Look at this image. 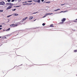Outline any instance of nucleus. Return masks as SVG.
Returning <instances> with one entry per match:
<instances>
[{"label": "nucleus", "instance_id": "obj_1", "mask_svg": "<svg viewBox=\"0 0 77 77\" xmlns=\"http://www.w3.org/2000/svg\"><path fill=\"white\" fill-rule=\"evenodd\" d=\"M53 13H47L46 14V15H44V17H42V18H44L45 17H46L47 15H51Z\"/></svg>", "mask_w": 77, "mask_h": 77}, {"label": "nucleus", "instance_id": "obj_2", "mask_svg": "<svg viewBox=\"0 0 77 77\" xmlns=\"http://www.w3.org/2000/svg\"><path fill=\"white\" fill-rule=\"evenodd\" d=\"M0 5H5V2H0Z\"/></svg>", "mask_w": 77, "mask_h": 77}, {"label": "nucleus", "instance_id": "obj_3", "mask_svg": "<svg viewBox=\"0 0 77 77\" xmlns=\"http://www.w3.org/2000/svg\"><path fill=\"white\" fill-rule=\"evenodd\" d=\"M17 25H16L14 24H13L10 25V26L11 27H15Z\"/></svg>", "mask_w": 77, "mask_h": 77}, {"label": "nucleus", "instance_id": "obj_4", "mask_svg": "<svg viewBox=\"0 0 77 77\" xmlns=\"http://www.w3.org/2000/svg\"><path fill=\"white\" fill-rule=\"evenodd\" d=\"M65 20H66V18H63L62 20L61 21L62 22H64V21H65Z\"/></svg>", "mask_w": 77, "mask_h": 77}, {"label": "nucleus", "instance_id": "obj_5", "mask_svg": "<svg viewBox=\"0 0 77 77\" xmlns=\"http://www.w3.org/2000/svg\"><path fill=\"white\" fill-rule=\"evenodd\" d=\"M9 7H8V8H7V10H8V9H11V8L12 7V6L11 5H10L9 6Z\"/></svg>", "mask_w": 77, "mask_h": 77}, {"label": "nucleus", "instance_id": "obj_6", "mask_svg": "<svg viewBox=\"0 0 77 77\" xmlns=\"http://www.w3.org/2000/svg\"><path fill=\"white\" fill-rule=\"evenodd\" d=\"M27 18V17H24L23 19V21H24L25 20H26Z\"/></svg>", "mask_w": 77, "mask_h": 77}, {"label": "nucleus", "instance_id": "obj_7", "mask_svg": "<svg viewBox=\"0 0 77 77\" xmlns=\"http://www.w3.org/2000/svg\"><path fill=\"white\" fill-rule=\"evenodd\" d=\"M33 18V16H31L29 18V20H32V19Z\"/></svg>", "mask_w": 77, "mask_h": 77}, {"label": "nucleus", "instance_id": "obj_8", "mask_svg": "<svg viewBox=\"0 0 77 77\" xmlns=\"http://www.w3.org/2000/svg\"><path fill=\"white\" fill-rule=\"evenodd\" d=\"M11 3H7V5H10Z\"/></svg>", "mask_w": 77, "mask_h": 77}, {"label": "nucleus", "instance_id": "obj_9", "mask_svg": "<svg viewBox=\"0 0 77 77\" xmlns=\"http://www.w3.org/2000/svg\"><path fill=\"white\" fill-rule=\"evenodd\" d=\"M59 10H60V9L59 8L58 9H57V10H55L54 11H59Z\"/></svg>", "mask_w": 77, "mask_h": 77}, {"label": "nucleus", "instance_id": "obj_10", "mask_svg": "<svg viewBox=\"0 0 77 77\" xmlns=\"http://www.w3.org/2000/svg\"><path fill=\"white\" fill-rule=\"evenodd\" d=\"M37 2L38 3H40L41 2V0H38Z\"/></svg>", "mask_w": 77, "mask_h": 77}, {"label": "nucleus", "instance_id": "obj_11", "mask_svg": "<svg viewBox=\"0 0 77 77\" xmlns=\"http://www.w3.org/2000/svg\"><path fill=\"white\" fill-rule=\"evenodd\" d=\"M60 24H63V22H60Z\"/></svg>", "mask_w": 77, "mask_h": 77}, {"label": "nucleus", "instance_id": "obj_12", "mask_svg": "<svg viewBox=\"0 0 77 77\" xmlns=\"http://www.w3.org/2000/svg\"><path fill=\"white\" fill-rule=\"evenodd\" d=\"M50 27H54V26H53V25H51L50 26Z\"/></svg>", "mask_w": 77, "mask_h": 77}, {"label": "nucleus", "instance_id": "obj_13", "mask_svg": "<svg viewBox=\"0 0 77 77\" xmlns=\"http://www.w3.org/2000/svg\"><path fill=\"white\" fill-rule=\"evenodd\" d=\"M50 1H49L48 2H46V3H50Z\"/></svg>", "mask_w": 77, "mask_h": 77}, {"label": "nucleus", "instance_id": "obj_14", "mask_svg": "<svg viewBox=\"0 0 77 77\" xmlns=\"http://www.w3.org/2000/svg\"><path fill=\"white\" fill-rule=\"evenodd\" d=\"M74 22H77V19H76L75 20H74Z\"/></svg>", "mask_w": 77, "mask_h": 77}, {"label": "nucleus", "instance_id": "obj_15", "mask_svg": "<svg viewBox=\"0 0 77 77\" xmlns=\"http://www.w3.org/2000/svg\"><path fill=\"white\" fill-rule=\"evenodd\" d=\"M14 7L15 8H19L20 6H14Z\"/></svg>", "mask_w": 77, "mask_h": 77}, {"label": "nucleus", "instance_id": "obj_16", "mask_svg": "<svg viewBox=\"0 0 77 77\" xmlns=\"http://www.w3.org/2000/svg\"><path fill=\"white\" fill-rule=\"evenodd\" d=\"M34 2H37L38 0H34Z\"/></svg>", "mask_w": 77, "mask_h": 77}, {"label": "nucleus", "instance_id": "obj_17", "mask_svg": "<svg viewBox=\"0 0 77 77\" xmlns=\"http://www.w3.org/2000/svg\"><path fill=\"white\" fill-rule=\"evenodd\" d=\"M27 2H32V1H28Z\"/></svg>", "mask_w": 77, "mask_h": 77}, {"label": "nucleus", "instance_id": "obj_18", "mask_svg": "<svg viewBox=\"0 0 77 77\" xmlns=\"http://www.w3.org/2000/svg\"><path fill=\"white\" fill-rule=\"evenodd\" d=\"M45 23H43L42 24V26H45Z\"/></svg>", "mask_w": 77, "mask_h": 77}, {"label": "nucleus", "instance_id": "obj_19", "mask_svg": "<svg viewBox=\"0 0 77 77\" xmlns=\"http://www.w3.org/2000/svg\"><path fill=\"white\" fill-rule=\"evenodd\" d=\"M15 10H16V9H12V11H15Z\"/></svg>", "mask_w": 77, "mask_h": 77}, {"label": "nucleus", "instance_id": "obj_20", "mask_svg": "<svg viewBox=\"0 0 77 77\" xmlns=\"http://www.w3.org/2000/svg\"><path fill=\"white\" fill-rule=\"evenodd\" d=\"M8 2H11V0H7Z\"/></svg>", "mask_w": 77, "mask_h": 77}, {"label": "nucleus", "instance_id": "obj_21", "mask_svg": "<svg viewBox=\"0 0 77 77\" xmlns=\"http://www.w3.org/2000/svg\"><path fill=\"white\" fill-rule=\"evenodd\" d=\"M14 15H15L16 16H17V15H18V14H15Z\"/></svg>", "mask_w": 77, "mask_h": 77}, {"label": "nucleus", "instance_id": "obj_22", "mask_svg": "<svg viewBox=\"0 0 77 77\" xmlns=\"http://www.w3.org/2000/svg\"><path fill=\"white\" fill-rule=\"evenodd\" d=\"M10 5H11V6L12 7V6H13V4H12L11 3V4H10Z\"/></svg>", "mask_w": 77, "mask_h": 77}, {"label": "nucleus", "instance_id": "obj_23", "mask_svg": "<svg viewBox=\"0 0 77 77\" xmlns=\"http://www.w3.org/2000/svg\"><path fill=\"white\" fill-rule=\"evenodd\" d=\"M11 15L8 16H7V17H8V18H9V17H11Z\"/></svg>", "mask_w": 77, "mask_h": 77}, {"label": "nucleus", "instance_id": "obj_24", "mask_svg": "<svg viewBox=\"0 0 77 77\" xmlns=\"http://www.w3.org/2000/svg\"><path fill=\"white\" fill-rule=\"evenodd\" d=\"M28 3H26V4H23V5H28Z\"/></svg>", "mask_w": 77, "mask_h": 77}, {"label": "nucleus", "instance_id": "obj_25", "mask_svg": "<svg viewBox=\"0 0 77 77\" xmlns=\"http://www.w3.org/2000/svg\"><path fill=\"white\" fill-rule=\"evenodd\" d=\"M14 0H11V2H14Z\"/></svg>", "mask_w": 77, "mask_h": 77}, {"label": "nucleus", "instance_id": "obj_26", "mask_svg": "<svg viewBox=\"0 0 77 77\" xmlns=\"http://www.w3.org/2000/svg\"><path fill=\"white\" fill-rule=\"evenodd\" d=\"M10 28H8V29L7 30H10Z\"/></svg>", "mask_w": 77, "mask_h": 77}, {"label": "nucleus", "instance_id": "obj_27", "mask_svg": "<svg viewBox=\"0 0 77 77\" xmlns=\"http://www.w3.org/2000/svg\"><path fill=\"white\" fill-rule=\"evenodd\" d=\"M0 12H3V10H0Z\"/></svg>", "mask_w": 77, "mask_h": 77}, {"label": "nucleus", "instance_id": "obj_28", "mask_svg": "<svg viewBox=\"0 0 77 77\" xmlns=\"http://www.w3.org/2000/svg\"><path fill=\"white\" fill-rule=\"evenodd\" d=\"M38 12H37L36 13H33V14H36V13H38Z\"/></svg>", "mask_w": 77, "mask_h": 77}, {"label": "nucleus", "instance_id": "obj_29", "mask_svg": "<svg viewBox=\"0 0 77 77\" xmlns=\"http://www.w3.org/2000/svg\"><path fill=\"white\" fill-rule=\"evenodd\" d=\"M2 27V25H0V27Z\"/></svg>", "mask_w": 77, "mask_h": 77}, {"label": "nucleus", "instance_id": "obj_30", "mask_svg": "<svg viewBox=\"0 0 77 77\" xmlns=\"http://www.w3.org/2000/svg\"><path fill=\"white\" fill-rule=\"evenodd\" d=\"M42 2H44V0H41Z\"/></svg>", "mask_w": 77, "mask_h": 77}, {"label": "nucleus", "instance_id": "obj_31", "mask_svg": "<svg viewBox=\"0 0 77 77\" xmlns=\"http://www.w3.org/2000/svg\"><path fill=\"white\" fill-rule=\"evenodd\" d=\"M27 3V2H23V3Z\"/></svg>", "mask_w": 77, "mask_h": 77}, {"label": "nucleus", "instance_id": "obj_32", "mask_svg": "<svg viewBox=\"0 0 77 77\" xmlns=\"http://www.w3.org/2000/svg\"><path fill=\"white\" fill-rule=\"evenodd\" d=\"M2 28H0V30H2Z\"/></svg>", "mask_w": 77, "mask_h": 77}, {"label": "nucleus", "instance_id": "obj_33", "mask_svg": "<svg viewBox=\"0 0 77 77\" xmlns=\"http://www.w3.org/2000/svg\"><path fill=\"white\" fill-rule=\"evenodd\" d=\"M5 39H6L7 38H6V37H5Z\"/></svg>", "mask_w": 77, "mask_h": 77}, {"label": "nucleus", "instance_id": "obj_34", "mask_svg": "<svg viewBox=\"0 0 77 77\" xmlns=\"http://www.w3.org/2000/svg\"><path fill=\"white\" fill-rule=\"evenodd\" d=\"M65 5V4H62V5Z\"/></svg>", "mask_w": 77, "mask_h": 77}, {"label": "nucleus", "instance_id": "obj_35", "mask_svg": "<svg viewBox=\"0 0 77 77\" xmlns=\"http://www.w3.org/2000/svg\"><path fill=\"white\" fill-rule=\"evenodd\" d=\"M2 38V37H0V38Z\"/></svg>", "mask_w": 77, "mask_h": 77}, {"label": "nucleus", "instance_id": "obj_36", "mask_svg": "<svg viewBox=\"0 0 77 77\" xmlns=\"http://www.w3.org/2000/svg\"><path fill=\"white\" fill-rule=\"evenodd\" d=\"M36 20H34V21H35Z\"/></svg>", "mask_w": 77, "mask_h": 77}, {"label": "nucleus", "instance_id": "obj_37", "mask_svg": "<svg viewBox=\"0 0 77 77\" xmlns=\"http://www.w3.org/2000/svg\"><path fill=\"white\" fill-rule=\"evenodd\" d=\"M17 26V25H16V26Z\"/></svg>", "mask_w": 77, "mask_h": 77}, {"label": "nucleus", "instance_id": "obj_38", "mask_svg": "<svg viewBox=\"0 0 77 77\" xmlns=\"http://www.w3.org/2000/svg\"><path fill=\"white\" fill-rule=\"evenodd\" d=\"M63 12V11H61V12Z\"/></svg>", "mask_w": 77, "mask_h": 77}, {"label": "nucleus", "instance_id": "obj_39", "mask_svg": "<svg viewBox=\"0 0 77 77\" xmlns=\"http://www.w3.org/2000/svg\"><path fill=\"white\" fill-rule=\"evenodd\" d=\"M10 35H9V36H10Z\"/></svg>", "mask_w": 77, "mask_h": 77}, {"label": "nucleus", "instance_id": "obj_40", "mask_svg": "<svg viewBox=\"0 0 77 77\" xmlns=\"http://www.w3.org/2000/svg\"><path fill=\"white\" fill-rule=\"evenodd\" d=\"M34 4V5L35 4L34 3V4Z\"/></svg>", "mask_w": 77, "mask_h": 77}, {"label": "nucleus", "instance_id": "obj_41", "mask_svg": "<svg viewBox=\"0 0 77 77\" xmlns=\"http://www.w3.org/2000/svg\"><path fill=\"white\" fill-rule=\"evenodd\" d=\"M20 66L21 65H20Z\"/></svg>", "mask_w": 77, "mask_h": 77}]
</instances>
